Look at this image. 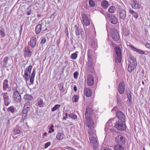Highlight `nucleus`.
<instances>
[{
  "instance_id": "nucleus-1",
  "label": "nucleus",
  "mask_w": 150,
  "mask_h": 150,
  "mask_svg": "<svg viewBox=\"0 0 150 150\" xmlns=\"http://www.w3.org/2000/svg\"><path fill=\"white\" fill-rule=\"evenodd\" d=\"M32 68V67L31 65L26 68L24 70V74L23 77L25 79L26 81H28L30 79V82L31 83V84L33 85L36 74V71L35 69H33L31 74L30 75Z\"/></svg>"
},
{
  "instance_id": "nucleus-2",
  "label": "nucleus",
  "mask_w": 150,
  "mask_h": 150,
  "mask_svg": "<svg viewBox=\"0 0 150 150\" xmlns=\"http://www.w3.org/2000/svg\"><path fill=\"white\" fill-rule=\"evenodd\" d=\"M88 62L86 64V68L90 72H93L94 71V64L91 59V56L88 55Z\"/></svg>"
},
{
  "instance_id": "nucleus-3",
  "label": "nucleus",
  "mask_w": 150,
  "mask_h": 150,
  "mask_svg": "<svg viewBox=\"0 0 150 150\" xmlns=\"http://www.w3.org/2000/svg\"><path fill=\"white\" fill-rule=\"evenodd\" d=\"M114 49L116 54L115 56V61L117 62L120 63L121 61L122 57L121 48L118 47H115Z\"/></svg>"
},
{
  "instance_id": "nucleus-4",
  "label": "nucleus",
  "mask_w": 150,
  "mask_h": 150,
  "mask_svg": "<svg viewBox=\"0 0 150 150\" xmlns=\"http://www.w3.org/2000/svg\"><path fill=\"white\" fill-rule=\"evenodd\" d=\"M115 141L117 143L121 145H125L126 143L125 138L121 135H119L116 137Z\"/></svg>"
},
{
  "instance_id": "nucleus-5",
  "label": "nucleus",
  "mask_w": 150,
  "mask_h": 150,
  "mask_svg": "<svg viewBox=\"0 0 150 150\" xmlns=\"http://www.w3.org/2000/svg\"><path fill=\"white\" fill-rule=\"evenodd\" d=\"M129 62L130 64H129L127 70L129 72H131L137 66V64L134 59H130Z\"/></svg>"
},
{
  "instance_id": "nucleus-6",
  "label": "nucleus",
  "mask_w": 150,
  "mask_h": 150,
  "mask_svg": "<svg viewBox=\"0 0 150 150\" xmlns=\"http://www.w3.org/2000/svg\"><path fill=\"white\" fill-rule=\"evenodd\" d=\"M115 127L119 130H124L126 129V125L125 124L122 122L118 121L116 122L115 125Z\"/></svg>"
},
{
  "instance_id": "nucleus-7",
  "label": "nucleus",
  "mask_w": 150,
  "mask_h": 150,
  "mask_svg": "<svg viewBox=\"0 0 150 150\" xmlns=\"http://www.w3.org/2000/svg\"><path fill=\"white\" fill-rule=\"evenodd\" d=\"M12 98L14 102L17 103L21 102L22 99L21 96L19 92L13 93Z\"/></svg>"
},
{
  "instance_id": "nucleus-8",
  "label": "nucleus",
  "mask_w": 150,
  "mask_h": 150,
  "mask_svg": "<svg viewBox=\"0 0 150 150\" xmlns=\"http://www.w3.org/2000/svg\"><path fill=\"white\" fill-rule=\"evenodd\" d=\"M90 144L94 150L97 149L98 147V143L97 141L94 137H92L89 138Z\"/></svg>"
},
{
  "instance_id": "nucleus-9",
  "label": "nucleus",
  "mask_w": 150,
  "mask_h": 150,
  "mask_svg": "<svg viewBox=\"0 0 150 150\" xmlns=\"http://www.w3.org/2000/svg\"><path fill=\"white\" fill-rule=\"evenodd\" d=\"M110 33L114 40L117 41L119 40L120 37L117 32L115 29H112L110 30Z\"/></svg>"
},
{
  "instance_id": "nucleus-10",
  "label": "nucleus",
  "mask_w": 150,
  "mask_h": 150,
  "mask_svg": "<svg viewBox=\"0 0 150 150\" xmlns=\"http://www.w3.org/2000/svg\"><path fill=\"white\" fill-rule=\"evenodd\" d=\"M1 95L2 96L4 103L6 106H8L10 103L9 96L8 95V93L7 92H3L2 93Z\"/></svg>"
},
{
  "instance_id": "nucleus-11",
  "label": "nucleus",
  "mask_w": 150,
  "mask_h": 150,
  "mask_svg": "<svg viewBox=\"0 0 150 150\" xmlns=\"http://www.w3.org/2000/svg\"><path fill=\"white\" fill-rule=\"evenodd\" d=\"M82 18L81 21L83 25L86 26L90 24V21L87 16L85 14H82L81 15Z\"/></svg>"
},
{
  "instance_id": "nucleus-12",
  "label": "nucleus",
  "mask_w": 150,
  "mask_h": 150,
  "mask_svg": "<svg viewBox=\"0 0 150 150\" xmlns=\"http://www.w3.org/2000/svg\"><path fill=\"white\" fill-rule=\"evenodd\" d=\"M86 125L91 129H92L94 127V123L92 119L90 117H86Z\"/></svg>"
},
{
  "instance_id": "nucleus-13",
  "label": "nucleus",
  "mask_w": 150,
  "mask_h": 150,
  "mask_svg": "<svg viewBox=\"0 0 150 150\" xmlns=\"http://www.w3.org/2000/svg\"><path fill=\"white\" fill-rule=\"evenodd\" d=\"M116 116L117 118L122 122H125L126 119V116L125 114L120 111H118L116 112Z\"/></svg>"
},
{
  "instance_id": "nucleus-14",
  "label": "nucleus",
  "mask_w": 150,
  "mask_h": 150,
  "mask_svg": "<svg viewBox=\"0 0 150 150\" xmlns=\"http://www.w3.org/2000/svg\"><path fill=\"white\" fill-rule=\"evenodd\" d=\"M125 90V85L124 82H120L119 83L118 91L119 93L121 94L124 93Z\"/></svg>"
},
{
  "instance_id": "nucleus-15",
  "label": "nucleus",
  "mask_w": 150,
  "mask_h": 150,
  "mask_svg": "<svg viewBox=\"0 0 150 150\" xmlns=\"http://www.w3.org/2000/svg\"><path fill=\"white\" fill-rule=\"evenodd\" d=\"M107 16L112 23L115 24L117 23V20L115 16L110 14H107Z\"/></svg>"
},
{
  "instance_id": "nucleus-16",
  "label": "nucleus",
  "mask_w": 150,
  "mask_h": 150,
  "mask_svg": "<svg viewBox=\"0 0 150 150\" xmlns=\"http://www.w3.org/2000/svg\"><path fill=\"white\" fill-rule=\"evenodd\" d=\"M119 15L120 18L124 20L126 17V11L123 9H120L119 11Z\"/></svg>"
},
{
  "instance_id": "nucleus-17",
  "label": "nucleus",
  "mask_w": 150,
  "mask_h": 150,
  "mask_svg": "<svg viewBox=\"0 0 150 150\" xmlns=\"http://www.w3.org/2000/svg\"><path fill=\"white\" fill-rule=\"evenodd\" d=\"M129 47L131 50H132L136 52H137L139 54H145V51L139 49H138L136 48L135 47L132 45H128Z\"/></svg>"
},
{
  "instance_id": "nucleus-18",
  "label": "nucleus",
  "mask_w": 150,
  "mask_h": 150,
  "mask_svg": "<svg viewBox=\"0 0 150 150\" xmlns=\"http://www.w3.org/2000/svg\"><path fill=\"white\" fill-rule=\"evenodd\" d=\"M24 52V56L25 57H30L32 54V52L28 46H26L25 47Z\"/></svg>"
},
{
  "instance_id": "nucleus-19",
  "label": "nucleus",
  "mask_w": 150,
  "mask_h": 150,
  "mask_svg": "<svg viewBox=\"0 0 150 150\" xmlns=\"http://www.w3.org/2000/svg\"><path fill=\"white\" fill-rule=\"evenodd\" d=\"M30 109L28 107L23 108L22 111V115L23 119L24 120L27 117Z\"/></svg>"
},
{
  "instance_id": "nucleus-20",
  "label": "nucleus",
  "mask_w": 150,
  "mask_h": 150,
  "mask_svg": "<svg viewBox=\"0 0 150 150\" xmlns=\"http://www.w3.org/2000/svg\"><path fill=\"white\" fill-rule=\"evenodd\" d=\"M30 46L32 48H34L35 47L36 44V36H33L31 38L30 41Z\"/></svg>"
},
{
  "instance_id": "nucleus-21",
  "label": "nucleus",
  "mask_w": 150,
  "mask_h": 150,
  "mask_svg": "<svg viewBox=\"0 0 150 150\" xmlns=\"http://www.w3.org/2000/svg\"><path fill=\"white\" fill-rule=\"evenodd\" d=\"M132 8L135 9H139L140 8V5L139 4V2L137 0L133 1L131 4Z\"/></svg>"
},
{
  "instance_id": "nucleus-22",
  "label": "nucleus",
  "mask_w": 150,
  "mask_h": 150,
  "mask_svg": "<svg viewBox=\"0 0 150 150\" xmlns=\"http://www.w3.org/2000/svg\"><path fill=\"white\" fill-rule=\"evenodd\" d=\"M87 83L89 86H91L94 83V79L93 77L91 75H88L87 77Z\"/></svg>"
},
{
  "instance_id": "nucleus-23",
  "label": "nucleus",
  "mask_w": 150,
  "mask_h": 150,
  "mask_svg": "<svg viewBox=\"0 0 150 150\" xmlns=\"http://www.w3.org/2000/svg\"><path fill=\"white\" fill-rule=\"evenodd\" d=\"M9 87L8 80L7 79L4 80L3 83V91H6L7 89L9 88Z\"/></svg>"
},
{
  "instance_id": "nucleus-24",
  "label": "nucleus",
  "mask_w": 150,
  "mask_h": 150,
  "mask_svg": "<svg viewBox=\"0 0 150 150\" xmlns=\"http://www.w3.org/2000/svg\"><path fill=\"white\" fill-rule=\"evenodd\" d=\"M44 24L42 23L41 24H38L36 27L35 29V32L36 34H38L40 32Z\"/></svg>"
},
{
  "instance_id": "nucleus-25",
  "label": "nucleus",
  "mask_w": 150,
  "mask_h": 150,
  "mask_svg": "<svg viewBox=\"0 0 150 150\" xmlns=\"http://www.w3.org/2000/svg\"><path fill=\"white\" fill-rule=\"evenodd\" d=\"M101 5L104 9H107L109 6V3L106 0H103L101 1Z\"/></svg>"
},
{
  "instance_id": "nucleus-26",
  "label": "nucleus",
  "mask_w": 150,
  "mask_h": 150,
  "mask_svg": "<svg viewBox=\"0 0 150 150\" xmlns=\"http://www.w3.org/2000/svg\"><path fill=\"white\" fill-rule=\"evenodd\" d=\"M84 93L86 97H89L91 96L92 94V93L91 89L88 88H86L85 89Z\"/></svg>"
},
{
  "instance_id": "nucleus-27",
  "label": "nucleus",
  "mask_w": 150,
  "mask_h": 150,
  "mask_svg": "<svg viewBox=\"0 0 150 150\" xmlns=\"http://www.w3.org/2000/svg\"><path fill=\"white\" fill-rule=\"evenodd\" d=\"M65 137V135L63 133L58 132L57 134L56 138L58 140H62Z\"/></svg>"
},
{
  "instance_id": "nucleus-28",
  "label": "nucleus",
  "mask_w": 150,
  "mask_h": 150,
  "mask_svg": "<svg viewBox=\"0 0 150 150\" xmlns=\"http://www.w3.org/2000/svg\"><path fill=\"white\" fill-rule=\"evenodd\" d=\"M92 110L91 108L90 107H88L86 109V111L85 112V117H90L88 115V114L90 115L91 114Z\"/></svg>"
},
{
  "instance_id": "nucleus-29",
  "label": "nucleus",
  "mask_w": 150,
  "mask_h": 150,
  "mask_svg": "<svg viewBox=\"0 0 150 150\" xmlns=\"http://www.w3.org/2000/svg\"><path fill=\"white\" fill-rule=\"evenodd\" d=\"M74 29V32L76 34L77 36H78L80 35V30L81 29H80L79 27L76 25H75Z\"/></svg>"
},
{
  "instance_id": "nucleus-30",
  "label": "nucleus",
  "mask_w": 150,
  "mask_h": 150,
  "mask_svg": "<svg viewBox=\"0 0 150 150\" xmlns=\"http://www.w3.org/2000/svg\"><path fill=\"white\" fill-rule=\"evenodd\" d=\"M23 98L25 100H33V98L31 95L26 94L24 96Z\"/></svg>"
},
{
  "instance_id": "nucleus-31",
  "label": "nucleus",
  "mask_w": 150,
  "mask_h": 150,
  "mask_svg": "<svg viewBox=\"0 0 150 150\" xmlns=\"http://www.w3.org/2000/svg\"><path fill=\"white\" fill-rule=\"evenodd\" d=\"M9 57H5L3 60V65L4 67H6L7 65L8 64V62Z\"/></svg>"
},
{
  "instance_id": "nucleus-32",
  "label": "nucleus",
  "mask_w": 150,
  "mask_h": 150,
  "mask_svg": "<svg viewBox=\"0 0 150 150\" xmlns=\"http://www.w3.org/2000/svg\"><path fill=\"white\" fill-rule=\"evenodd\" d=\"M16 108L13 106H11L8 107L7 109V111L13 114L15 112Z\"/></svg>"
},
{
  "instance_id": "nucleus-33",
  "label": "nucleus",
  "mask_w": 150,
  "mask_h": 150,
  "mask_svg": "<svg viewBox=\"0 0 150 150\" xmlns=\"http://www.w3.org/2000/svg\"><path fill=\"white\" fill-rule=\"evenodd\" d=\"M129 12L132 14L135 18H138V13L136 12H135L132 10L130 9L129 10Z\"/></svg>"
},
{
  "instance_id": "nucleus-34",
  "label": "nucleus",
  "mask_w": 150,
  "mask_h": 150,
  "mask_svg": "<svg viewBox=\"0 0 150 150\" xmlns=\"http://www.w3.org/2000/svg\"><path fill=\"white\" fill-rule=\"evenodd\" d=\"M120 144H117L115 146V150H124V148L123 146L120 145Z\"/></svg>"
},
{
  "instance_id": "nucleus-35",
  "label": "nucleus",
  "mask_w": 150,
  "mask_h": 150,
  "mask_svg": "<svg viewBox=\"0 0 150 150\" xmlns=\"http://www.w3.org/2000/svg\"><path fill=\"white\" fill-rule=\"evenodd\" d=\"M79 99V96L77 95H75L72 98V100L73 102H77L78 101Z\"/></svg>"
},
{
  "instance_id": "nucleus-36",
  "label": "nucleus",
  "mask_w": 150,
  "mask_h": 150,
  "mask_svg": "<svg viewBox=\"0 0 150 150\" xmlns=\"http://www.w3.org/2000/svg\"><path fill=\"white\" fill-rule=\"evenodd\" d=\"M61 105H60L59 104H56L52 108L51 111L52 112H54L55 111L57 110L58 109H59Z\"/></svg>"
},
{
  "instance_id": "nucleus-37",
  "label": "nucleus",
  "mask_w": 150,
  "mask_h": 150,
  "mask_svg": "<svg viewBox=\"0 0 150 150\" xmlns=\"http://www.w3.org/2000/svg\"><path fill=\"white\" fill-rule=\"evenodd\" d=\"M118 94L117 96V102L118 105L120 106L121 105L122 100L120 97L118 96Z\"/></svg>"
},
{
  "instance_id": "nucleus-38",
  "label": "nucleus",
  "mask_w": 150,
  "mask_h": 150,
  "mask_svg": "<svg viewBox=\"0 0 150 150\" xmlns=\"http://www.w3.org/2000/svg\"><path fill=\"white\" fill-rule=\"evenodd\" d=\"M115 8L114 6H110L109 9L108 11L110 13H112L114 12Z\"/></svg>"
},
{
  "instance_id": "nucleus-39",
  "label": "nucleus",
  "mask_w": 150,
  "mask_h": 150,
  "mask_svg": "<svg viewBox=\"0 0 150 150\" xmlns=\"http://www.w3.org/2000/svg\"><path fill=\"white\" fill-rule=\"evenodd\" d=\"M43 103L42 100L41 98H39L38 100V104L39 105L40 107H41Z\"/></svg>"
},
{
  "instance_id": "nucleus-40",
  "label": "nucleus",
  "mask_w": 150,
  "mask_h": 150,
  "mask_svg": "<svg viewBox=\"0 0 150 150\" xmlns=\"http://www.w3.org/2000/svg\"><path fill=\"white\" fill-rule=\"evenodd\" d=\"M127 96L128 100L131 104L132 102V97L131 94L130 93H127Z\"/></svg>"
},
{
  "instance_id": "nucleus-41",
  "label": "nucleus",
  "mask_w": 150,
  "mask_h": 150,
  "mask_svg": "<svg viewBox=\"0 0 150 150\" xmlns=\"http://www.w3.org/2000/svg\"><path fill=\"white\" fill-rule=\"evenodd\" d=\"M89 4L90 6L91 7H93L95 6L94 2L92 0H89Z\"/></svg>"
},
{
  "instance_id": "nucleus-42",
  "label": "nucleus",
  "mask_w": 150,
  "mask_h": 150,
  "mask_svg": "<svg viewBox=\"0 0 150 150\" xmlns=\"http://www.w3.org/2000/svg\"><path fill=\"white\" fill-rule=\"evenodd\" d=\"M69 116L72 118H74L75 119H77V116L76 115L73 114V113H71L69 114Z\"/></svg>"
},
{
  "instance_id": "nucleus-43",
  "label": "nucleus",
  "mask_w": 150,
  "mask_h": 150,
  "mask_svg": "<svg viewBox=\"0 0 150 150\" xmlns=\"http://www.w3.org/2000/svg\"><path fill=\"white\" fill-rule=\"evenodd\" d=\"M80 33H81V37L83 39H84L85 37L86 33L82 29L80 30Z\"/></svg>"
},
{
  "instance_id": "nucleus-44",
  "label": "nucleus",
  "mask_w": 150,
  "mask_h": 150,
  "mask_svg": "<svg viewBox=\"0 0 150 150\" xmlns=\"http://www.w3.org/2000/svg\"><path fill=\"white\" fill-rule=\"evenodd\" d=\"M59 90L60 91L64 92V84L62 83H61L59 84Z\"/></svg>"
},
{
  "instance_id": "nucleus-45",
  "label": "nucleus",
  "mask_w": 150,
  "mask_h": 150,
  "mask_svg": "<svg viewBox=\"0 0 150 150\" xmlns=\"http://www.w3.org/2000/svg\"><path fill=\"white\" fill-rule=\"evenodd\" d=\"M18 87L17 85H16L15 86H13L12 88V90L13 91V93H16L18 92Z\"/></svg>"
},
{
  "instance_id": "nucleus-46",
  "label": "nucleus",
  "mask_w": 150,
  "mask_h": 150,
  "mask_svg": "<svg viewBox=\"0 0 150 150\" xmlns=\"http://www.w3.org/2000/svg\"><path fill=\"white\" fill-rule=\"evenodd\" d=\"M30 102L29 101L27 102L25 104L23 108H25L27 107H28L29 108V109H30Z\"/></svg>"
},
{
  "instance_id": "nucleus-47",
  "label": "nucleus",
  "mask_w": 150,
  "mask_h": 150,
  "mask_svg": "<svg viewBox=\"0 0 150 150\" xmlns=\"http://www.w3.org/2000/svg\"><path fill=\"white\" fill-rule=\"evenodd\" d=\"M77 57V54L75 53H74L71 54V57L72 59H75Z\"/></svg>"
},
{
  "instance_id": "nucleus-48",
  "label": "nucleus",
  "mask_w": 150,
  "mask_h": 150,
  "mask_svg": "<svg viewBox=\"0 0 150 150\" xmlns=\"http://www.w3.org/2000/svg\"><path fill=\"white\" fill-rule=\"evenodd\" d=\"M20 130L19 129H13L14 134L16 135L19 134L20 132Z\"/></svg>"
},
{
  "instance_id": "nucleus-49",
  "label": "nucleus",
  "mask_w": 150,
  "mask_h": 150,
  "mask_svg": "<svg viewBox=\"0 0 150 150\" xmlns=\"http://www.w3.org/2000/svg\"><path fill=\"white\" fill-rule=\"evenodd\" d=\"M79 73L77 71L75 72L74 74V77L75 79H76L78 78Z\"/></svg>"
},
{
  "instance_id": "nucleus-50",
  "label": "nucleus",
  "mask_w": 150,
  "mask_h": 150,
  "mask_svg": "<svg viewBox=\"0 0 150 150\" xmlns=\"http://www.w3.org/2000/svg\"><path fill=\"white\" fill-rule=\"evenodd\" d=\"M92 129H90L88 130V133L90 136H92L93 135V132Z\"/></svg>"
},
{
  "instance_id": "nucleus-51",
  "label": "nucleus",
  "mask_w": 150,
  "mask_h": 150,
  "mask_svg": "<svg viewBox=\"0 0 150 150\" xmlns=\"http://www.w3.org/2000/svg\"><path fill=\"white\" fill-rule=\"evenodd\" d=\"M46 41V39L45 38H43L41 39L40 43L41 44H44Z\"/></svg>"
},
{
  "instance_id": "nucleus-52",
  "label": "nucleus",
  "mask_w": 150,
  "mask_h": 150,
  "mask_svg": "<svg viewBox=\"0 0 150 150\" xmlns=\"http://www.w3.org/2000/svg\"><path fill=\"white\" fill-rule=\"evenodd\" d=\"M51 144V143L50 142H48L45 143V149L47 148Z\"/></svg>"
},
{
  "instance_id": "nucleus-53",
  "label": "nucleus",
  "mask_w": 150,
  "mask_h": 150,
  "mask_svg": "<svg viewBox=\"0 0 150 150\" xmlns=\"http://www.w3.org/2000/svg\"><path fill=\"white\" fill-rule=\"evenodd\" d=\"M0 35L3 36V37H4L5 35V33L4 30H1L0 31Z\"/></svg>"
},
{
  "instance_id": "nucleus-54",
  "label": "nucleus",
  "mask_w": 150,
  "mask_h": 150,
  "mask_svg": "<svg viewBox=\"0 0 150 150\" xmlns=\"http://www.w3.org/2000/svg\"><path fill=\"white\" fill-rule=\"evenodd\" d=\"M145 47L148 48L150 49V44L149 43H147L145 44Z\"/></svg>"
},
{
  "instance_id": "nucleus-55",
  "label": "nucleus",
  "mask_w": 150,
  "mask_h": 150,
  "mask_svg": "<svg viewBox=\"0 0 150 150\" xmlns=\"http://www.w3.org/2000/svg\"><path fill=\"white\" fill-rule=\"evenodd\" d=\"M65 148L66 149H67L68 150H71L72 148L69 147V146H66L65 147Z\"/></svg>"
},
{
  "instance_id": "nucleus-56",
  "label": "nucleus",
  "mask_w": 150,
  "mask_h": 150,
  "mask_svg": "<svg viewBox=\"0 0 150 150\" xmlns=\"http://www.w3.org/2000/svg\"><path fill=\"white\" fill-rule=\"evenodd\" d=\"M47 134V132H45L43 135V138L45 137L46 136Z\"/></svg>"
},
{
  "instance_id": "nucleus-57",
  "label": "nucleus",
  "mask_w": 150,
  "mask_h": 150,
  "mask_svg": "<svg viewBox=\"0 0 150 150\" xmlns=\"http://www.w3.org/2000/svg\"><path fill=\"white\" fill-rule=\"evenodd\" d=\"M125 35L126 36H128L129 34L128 32H125Z\"/></svg>"
},
{
  "instance_id": "nucleus-58",
  "label": "nucleus",
  "mask_w": 150,
  "mask_h": 150,
  "mask_svg": "<svg viewBox=\"0 0 150 150\" xmlns=\"http://www.w3.org/2000/svg\"><path fill=\"white\" fill-rule=\"evenodd\" d=\"M42 16V15L40 13H38L37 14V16L38 17H41Z\"/></svg>"
},
{
  "instance_id": "nucleus-59",
  "label": "nucleus",
  "mask_w": 150,
  "mask_h": 150,
  "mask_svg": "<svg viewBox=\"0 0 150 150\" xmlns=\"http://www.w3.org/2000/svg\"><path fill=\"white\" fill-rule=\"evenodd\" d=\"M31 11H28L27 12V15H30V14H31Z\"/></svg>"
},
{
  "instance_id": "nucleus-60",
  "label": "nucleus",
  "mask_w": 150,
  "mask_h": 150,
  "mask_svg": "<svg viewBox=\"0 0 150 150\" xmlns=\"http://www.w3.org/2000/svg\"><path fill=\"white\" fill-rule=\"evenodd\" d=\"M74 89L75 91L76 92L77 91V87L76 86H75L74 87Z\"/></svg>"
},
{
  "instance_id": "nucleus-61",
  "label": "nucleus",
  "mask_w": 150,
  "mask_h": 150,
  "mask_svg": "<svg viewBox=\"0 0 150 150\" xmlns=\"http://www.w3.org/2000/svg\"><path fill=\"white\" fill-rule=\"evenodd\" d=\"M103 150H111V149H110L109 148H108L106 147Z\"/></svg>"
},
{
  "instance_id": "nucleus-62",
  "label": "nucleus",
  "mask_w": 150,
  "mask_h": 150,
  "mask_svg": "<svg viewBox=\"0 0 150 150\" xmlns=\"http://www.w3.org/2000/svg\"><path fill=\"white\" fill-rule=\"evenodd\" d=\"M67 117L65 116H64L63 118V120H66L67 119Z\"/></svg>"
},
{
  "instance_id": "nucleus-63",
  "label": "nucleus",
  "mask_w": 150,
  "mask_h": 150,
  "mask_svg": "<svg viewBox=\"0 0 150 150\" xmlns=\"http://www.w3.org/2000/svg\"><path fill=\"white\" fill-rule=\"evenodd\" d=\"M142 83L143 85H145V82L144 81H142Z\"/></svg>"
},
{
  "instance_id": "nucleus-64",
  "label": "nucleus",
  "mask_w": 150,
  "mask_h": 150,
  "mask_svg": "<svg viewBox=\"0 0 150 150\" xmlns=\"http://www.w3.org/2000/svg\"><path fill=\"white\" fill-rule=\"evenodd\" d=\"M115 108H116V106L115 107H114V108H113L112 109V111H113V110H115Z\"/></svg>"
}]
</instances>
